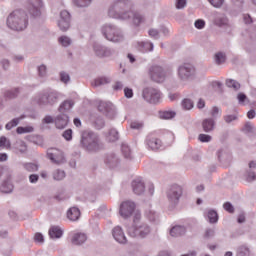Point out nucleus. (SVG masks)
Wrapping results in <instances>:
<instances>
[{
	"instance_id": "obj_1",
	"label": "nucleus",
	"mask_w": 256,
	"mask_h": 256,
	"mask_svg": "<svg viewBox=\"0 0 256 256\" xmlns=\"http://www.w3.org/2000/svg\"><path fill=\"white\" fill-rule=\"evenodd\" d=\"M127 5H129V0H113L108 7V17L119 21L130 19L134 25H141L145 21V16L141 12L125 11Z\"/></svg>"
},
{
	"instance_id": "obj_2",
	"label": "nucleus",
	"mask_w": 256,
	"mask_h": 256,
	"mask_svg": "<svg viewBox=\"0 0 256 256\" xmlns=\"http://www.w3.org/2000/svg\"><path fill=\"white\" fill-rule=\"evenodd\" d=\"M63 97V93L49 88L38 93L35 101L40 107H54V105H57Z\"/></svg>"
},
{
	"instance_id": "obj_3",
	"label": "nucleus",
	"mask_w": 256,
	"mask_h": 256,
	"mask_svg": "<svg viewBox=\"0 0 256 256\" xmlns=\"http://www.w3.org/2000/svg\"><path fill=\"white\" fill-rule=\"evenodd\" d=\"M27 25H29V19L23 10H15L7 18V26L13 31H24Z\"/></svg>"
},
{
	"instance_id": "obj_4",
	"label": "nucleus",
	"mask_w": 256,
	"mask_h": 256,
	"mask_svg": "<svg viewBox=\"0 0 256 256\" xmlns=\"http://www.w3.org/2000/svg\"><path fill=\"white\" fill-rule=\"evenodd\" d=\"M102 35L110 41L111 43H121L125 40V35H123V31L113 24H105L102 26Z\"/></svg>"
},
{
	"instance_id": "obj_5",
	"label": "nucleus",
	"mask_w": 256,
	"mask_h": 256,
	"mask_svg": "<svg viewBox=\"0 0 256 256\" xmlns=\"http://www.w3.org/2000/svg\"><path fill=\"white\" fill-rule=\"evenodd\" d=\"M127 235L132 239H146L151 235V226L145 222L132 224L127 227Z\"/></svg>"
},
{
	"instance_id": "obj_6",
	"label": "nucleus",
	"mask_w": 256,
	"mask_h": 256,
	"mask_svg": "<svg viewBox=\"0 0 256 256\" xmlns=\"http://www.w3.org/2000/svg\"><path fill=\"white\" fill-rule=\"evenodd\" d=\"M81 145L87 151H97L99 149V136L92 131H84L81 135Z\"/></svg>"
},
{
	"instance_id": "obj_7",
	"label": "nucleus",
	"mask_w": 256,
	"mask_h": 256,
	"mask_svg": "<svg viewBox=\"0 0 256 256\" xmlns=\"http://www.w3.org/2000/svg\"><path fill=\"white\" fill-rule=\"evenodd\" d=\"M142 97L146 103L156 105V103L161 101L162 94L161 91H159L157 88L147 87L143 89Z\"/></svg>"
},
{
	"instance_id": "obj_8",
	"label": "nucleus",
	"mask_w": 256,
	"mask_h": 256,
	"mask_svg": "<svg viewBox=\"0 0 256 256\" xmlns=\"http://www.w3.org/2000/svg\"><path fill=\"white\" fill-rule=\"evenodd\" d=\"M177 75L180 81H191L195 78V67L191 64H183L178 67Z\"/></svg>"
},
{
	"instance_id": "obj_9",
	"label": "nucleus",
	"mask_w": 256,
	"mask_h": 256,
	"mask_svg": "<svg viewBox=\"0 0 256 256\" xmlns=\"http://www.w3.org/2000/svg\"><path fill=\"white\" fill-rule=\"evenodd\" d=\"M182 195L183 188L177 184L172 185L167 192L168 201L173 205L179 203V199H181Z\"/></svg>"
},
{
	"instance_id": "obj_10",
	"label": "nucleus",
	"mask_w": 256,
	"mask_h": 256,
	"mask_svg": "<svg viewBox=\"0 0 256 256\" xmlns=\"http://www.w3.org/2000/svg\"><path fill=\"white\" fill-rule=\"evenodd\" d=\"M135 202L126 200L120 204L119 214L123 219H129L135 213Z\"/></svg>"
},
{
	"instance_id": "obj_11",
	"label": "nucleus",
	"mask_w": 256,
	"mask_h": 256,
	"mask_svg": "<svg viewBox=\"0 0 256 256\" xmlns=\"http://www.w3.org/2000/svg\"><path fill=\"white\" fill-rule=\"evenodd\" d=\"M43 9V0H30L28 5V12L31 15V17H41Z\"/></svg>"
},
{
	"instance_id": "obj_12",
	"label": "nucleus",
	"mask_w": 256,
	"mask_h": 256,
	"mask_svg": "<svg viewBox=\"0 0 256 256\" xmlns=\"http://www.w3.org/2000/svg\"><path fill=\"white\" fill-rule=\"evenodd\" d=\"M149 73L151 79L156 83H163V81H165V77H167L165 70H163V67L161 66H152Z\"/></svg>"
},
{
	"instance_id": "obj_13",
	"label": "nucleus",
	"mask_w": 256,
	"mask_h": 256,
	"mask_svg": "<svg viewBox=\"0 0 256 256\" xmlns=\"http://www.w3.org/2000/svg\"><path fill=\"white\" fill-rule=\"evenodd\" d=\"M58 27L60 31H68V29L71 27V14L67 10H62L60 12Z\"/></svg>"
},
{
	"instance_id": "obj_14",
	"label": "nucleus",
	"mask_w": 256,
	"mask_h": 256,
	"mask_svg": "<svg viewBox=\"0 0 256 256\" xmlns=\"http://www.w3.org/2000/svg\"><path fill=\"white\" fill-rule=\"evenodd\" d=\"M47 157L50 159V161H52V163H55L56 165H61V163L65 161L63 152L57 148L49 149L47 152Z\"/></svg>"
},
{
	"instance_id": "obj_15",
	"label": "nucleus",
	"mask_w": 256,
	"mask_h": 256,
	"mask_svg": "<svg viewBox=\"0 0 256 256\" xmlns=\"http://www.w3.org/2000/svg\"><path fill=\"white\" fill-rule=\"evenodd\" d=\"M112 237L120 245H126L127 243V236H125V231L121 226H116L112 229Z\"/></svg>"
},
{
	"instance_id": "obj_16",
	"label": "nucleus",
	"mask_w": 256,
	"mask_h": 256,
	"mask_svg": "<svg viewBox=\"0 0 256 256\" xmlns=\"http://www.w3.org/2000/svg\"><path fill=\"white\" fill-rule=\"evenodd\" d=\"M99 111L105 113L108 117H113L115 114V105L109 101H100L98 105Z\"/></svg>"
},
{
	"instance_id": "obj_17",
	"label": "nucleus",
	"mask_w": 256,
	"mask_h": 256,
	"mask_svg": "<svg viewBox=\"0 0 256 256\" xmlns=\"http://www.w3.org/2000/svg\"><path fill=\"white\" fill-rule=\"evenodd\" d=\"M93 52L96 55V57H100V58L111 56V49L97 42L93 44Z\"/></svg>"
},
{
	"instance_id": "obj_18",
	"label": "nucleus",
	"mask_w": 256,
	"mask_h": 256,
	"mask_svg": "<svg viewBox=\"0 0 256 256\" xmlns=\"http://www.w3.org/2000/svg\"><path fill=\"white\" fill-rule=\"evenodd\" d=\"M132 191L135 195H143L145 193V182H143V178L137 177L132 181Z\"/></svg>"
},
{
	"instance_id": "obj_19",
	"label": "nucleus",
	"mask_w": 256,
	"mask_h": 256,
	"mask_svg": "<svg viewBox=\"0 0 256 256\" xmlns=\"http://www.w3.org/2000/svg\"><path fill=\"white\" fill-rule=\"evenodd\" d=\"M56 129H65L69 125V115L60 113L54 118Z\"/></svg>"
},
{
	"instance_id": "obj_20",
	"label": "nucleus",
	"mask_w": 256,
	"mask_h": 256,
	"mask_svg": "<svg viewBox=\"0 0 256 256\" xmlns=\"http://www.w3.org/2000/svg\"><path fill=\"white\" fill-rule=\"evenodd\" d=\"M75 107V100L69 98L60 103L58 106V113L67 114Z\"/></svg>"
},
{
	"instance_id": "obj_21",
	"label": "nucleus",
	"mask_w": 256,
	"mask_h": 256,
	"mask_svg": "<svg viewBox=\"0 0 256 256\" xmlns=\"http://www.w3.org/2000/svg\"><path fill=\"white\" fill-rule=\"evenodd\" d=\"M146 145L148 149H151L152 151H157L158 149H161V145H163V142L157 137L148 136L146 138Z\"/></svg>"
},
{
	"instance_id": "obj_22",
	"label": "nucleus",
	"mask_w": 256,
	"mask_h": 256,
	"mask_svg": "<svg viewBox=\"0 0 256 256\" xmlns=\"http://www.w3.org/2000/svg\"><path fill=\"white\" fill-rule=\"evenodd\" d=\"M217 123L215 122V119L213 118H205L202 121V129L204 133H213L215 131V126Z\"/></svg>"
},
{
	"instance_id": "obj_23",
	"label": "nucleus",
	"mask_w": 256,
	"mask_h": 256,
	"mask_svg": "<svg viewBox=\"0 0 256 256\" xmlns=\"http://www.w3.org/2000/svg\"><path fill=\"white\" fill-rule=\"evenodd\" d=\"M145 217L148 219V221H150V223H159L160 221L159 214L152 208L145 211Z\"/></svg>"
},
{
	"instance_id": "obj_24",
	"label": "nucleus",
	"mask_w": 256,
	"mask_h": 256,
	"mask_svg": "<svg viewBox=\"0 0 256 256\" xmlns=\"http://www.w3.org/2000/svg\"><path fill=\"white\" fill-rule=\"evenodd\" d=\"M87 241V234L83 232H76L72 236L73 245H83Z\"/></svg>"
},
{
	"instance_id": "obj_25",
	"label": "nucleus",
	"mask_w": 256,
	"mask_h": 256,
	"mask_svg": "<svg viewBox=\"0 0 256 256\" xmlns=\"http://www.w3.org/2000/svg\"><path fill=\"white\" fill-rule=\"evenodd\" d=\"M185 233H187L185 226L177 225L170 229L171 237H181V235H185Z\"/></svg>"
},
{
	"instance_id": "obj_26",
	"label": "nucleus",
	"mask_w": 256,
	"mask_h": 256,
	"mask_svg": "<svg viewBox=\"0 0 256 256\" xmlns=\"http://www.w3.org/2000/svg\"><path fill=\"white\" fill-rule=\"evenodd\" d=\"M67 217L69 221H78L81 217V211L77 207H72L67 211Z\"/></svg>"
},
{
	"instance_id": "obj_27",
	"label": "nucleus",
	"mask_w": 256,
	"mask_h": 256,
	"mask_svg": "<svg viewBox=\"0 0 256 256\" xmlns=\"http://www.w3.org/2000/svg\"><path fill=\"white\" fill-rule=\"evenodd\" d=\"M50 239H61L63 237V230L59 226H52L49 229Z\"/></svg>"
},
{
	"instance_id": "obj_28",
	"label": "nucleus",
	"mask_w": 256,
	"mask_h": 256,
	"mask_svg": "<svg viewBox=\"0 0 256 256\" xmlns=\"http://www.w3.org/2000/svg\"><path fill=\"white\" fill-rule=\"evenodd\" d=\"M106 163L111 167L112 169H115V167H119L121 164V160L119 159V156L115 154H111L108 156Z\"/></svg>"
},
{
	"instance_id": "obj_29",
	"label": "nucleus",
	"mask_w": 256,
	"mask_h": 256,
	"mask_svg": "<svg viewBox=\"0 0 256 256\" xmlns=\"http://www.w3.org/2000/svg\"><path fill=\"white\" fill-rule=\"evenodd\" d=\"M139 51L142 53H149V51H153V43L146 41V42H139L138 43Z\"/></svg>"
},
{
	"instance_id": "obj_30",
	"label": "nucleus",
	"mask_w": 256,
	"mask_h": 256,
	"mask_svg": "<svg viewBox=\"0 0 256 256\" xmlns=\"http://www.w3.org/2000/svg\"><path fill=\"white\" fill-rule=\"evenodd\" d=\"M177 113L173 110H162L159 112V117L164 120L174 119Z\"/></svg>"
},
{
	"instance_id": "obj_31",
	"label": "nucleus",
	"mask_w": 256,
	"mask_h": 256,
	"mask_svg": "<svg viewBox=\"0 0 256 256\" xmlns=\"http://www.w3.org/2000/svg\"><path fill=\"white\" fill-rule=\"evenodd\" d=\"M108 83H111V77L102 76L99 78H96L94 80V87H101V85H108Z\"/></svg>"
},
{
	"instance_id": "obj_32",
	"label": "nucleus",
	"mask_w": 256,
	"mask_h": 256,
	"mask_svg": "<svg viewBox=\"0 0 256 256\" xmlns=\"http://www.w3.org/2000/svg\"><path fill=\"white\" fill-rule=\"evenodd\" d=\"M206 219L210 223H217V221H219V215L215 210H208L206 213Z\"/></svg>"
},
{
	"instance_id": "obj_33",
	"label": "nucleus",
	"mask_w": 256,
	"mask_h": 256,
	"mask_svg": "<svg viewBox=\"0 0 256 256\" xmlns=\"http://www.w3.org/2000/svg\"><path fill=\"white\" fill-rule=\"evenodd\" d=\"M14 149L19 153H26L27 152V144L23 140H17L14 143Z\"/></svg>"
},
{
	"instance_id": "obj_34",
	"label": "nucleus",
	"mask_w": 256,
	"mask_h": 256,
	"mask_svg": "<svg viewBox=\"0 0 256 256\" xmlns=\"http://www.w3.org/2000/svg\"><path fill=\"white\" fill-rule=\"evenodd\" d=\"M121 151L125 159H133V152L131 148L126 143H123L121 146Z\"/></svg>"
},
{
	"instance_id": "obj_35",
	"label": "nucleus",
	"mask_w": 256,
	"mask_h": 256,
	"mask_svg": "<svg viewBox=\"0 0 256 256\" xmlns=\"http://www.w3.org/2000/svg\"><path fill=\"white\" fill-rule=\"evenodd\" d=\"M214 61H215L216 65H223V63H225V61H227V55H225L224 52H217L214 55Z\"/></svg>"
},
{
	"instance_id": "obj_36",
	"label": "nucleus",
	"mask_w": 256,
	"mask_h": 256,
	"mask_svg": "<svg viewBox=\"0 0 256 256\" xmlns=\"http://www.w3.org/2000/svg\"><path fill=\"white\" fill-rule=\"evenodd\" d=\"M0 191L2 193H11L13 191V184L11 183V181H4L0 187Z\"/></svg>"
},
{
	"instance_id": "obj_37",
	"label": "nucleus",
	"mask_w": 256,
	"mask_h": 256,
	"mask_svg": "<svg viewBox=\"0 0 256 256\" xmlns=\"http://www.w3.org/2000/svg\"><path fill=\"white\" fill-rule=\"evenodd\" d=\"M214 22L218 27H225V25H228L229 20L225 17V15H218Z\"/></svg>"
},
{
	"instance_id": "obj_38",
	"label": "nucleus",
	"mask_w": 256,
	"mask_h": 256,
	"mask_svg": "<svg viewBox=\"0 0 256 256\" xmlns=\"http://www.w3.org/2000/svg\"><path fill=\"white\" fill-rule=\"evenodd\" d=\"M23 116L19 117V118H14L12 119L10 122H8L5 125V129L7 131H11V129H13L14 127H17V125H19V123L22 121Z\"/></svg>"
},
{
	"instance_id": "obj_39",
	"label": "nucleus",
	"mask_w": 256,
	"mask_h": 256,
	"mask_svg": "<svg viewBox=\"0 0 256 256\" xmlns=\"http://www.w3.org/2000/svg\"><path fill=\"white\" fill-rule=\"evenodd\" d=\"M226 86L229 87V89H233V91H239V89H241V84L233 79H227Z\"/></svg>"
},
{
	"instance_id": "obj_40",
	"label": "nucleus",
	"mask_w": 256,
	"mask_h": 256,
	"mask_svg": "<svg viewBox=\"0 0 256 256\" xmlns=\"http://www.w3.org/2000/svg\"><path fill=\"white\" fill-rule=\"evenodd\" d=\"M107 139L111 143H115V141L119 140V132L116 129H111L108 133Z\"/></svg>"
},
{
	"instance_id": "obj_41",
	"label": "nucleus",
	"mask_w": 256,
	"mask_h": 256,
	"mask_svg": "<svg viewBox=\"0 0 256 256\" xmlns=\"http://www.w3.org/2000/svg\"><path fill=\"white\" fill-rule=\"evenodd\" d=\"M33 131H35V128H33V126H19L16 129V133H18V135H23L25 133H33Z\"/></svg>"
},
{
	"instance_id": "obj_42",
	"label": "nucleus",
	"mask_w": 256,
	"mask_h": 256,
	"mask_svg": "<svg viewBox=\"0 0 256 256\" xmlns=\"http://www.w3.org/2000/svg\"><path fill=\"white\" fill-rule=\"evenodd\" d=\"M58 42L60 43V45L62 47H69L73 43V40H71V38H69V36H60L58 38Z\"/></svg>"
},
{
	"instance_id": "obj_43",
	"label": "nucleus",
	"mask_w": 256,
	"mask_h": 256,
	"mask_svg": "<svg viewBox=\"0 0 256 256\" xmlns=\"http://www.w3.org/2000/svg\"><path fill=\"white\" fill-rule=\"evenodd\" d=\"M236 256H251V250L247 246H240L237 249Z\"/></svg>"
},
{
	"instance_id": "obj_44",
	"label": "nucleus",
	"mask_w": 256,
	"mask_h": 256,
	"mask_svg": "<svg viewBox=\"0 0 256 256\" xmlns=\"http://www.w3.org/2000/svg\"><path fill=\"white\" fill-rule=\"evenodd\" d=\"M64 177H65V171L61 169H57L53 172V179L55 181H63Z\"/></svg>"
},
{
	"instance_id": "obj_45",
	"label": "nucleus",
	"mask_w": 256,
	"mask_h": 256,
	"mask_svg": "<svg viewBox=\"0 0 256 256\" xmlns=\"http://www.w3.org/2000/svg\"><path fill=\"white\" fill-rule=\"evenodd\" d=\"M221 108L217 107V106H214L211 108L210 110V115L212 117V119H218V117H221Z\"/></svg>"
},
{
	"instance_id": "obj_46",
	"label": "nucleus",
	"mask_w": 256,
	"mask_h": 256,
	"mask_svg": "<svg viewBox=\"0 0 256 256\" xmlns=\"http://www.w3.org/2000/svg\"><path fill=\"white\" fill-rule=\"evenodd\" d=\"M93 3V0H74L76 7H89Z\"/></svg>"
},
{
	"instance_id": "obj_47",
	"label": "nucleus",
	"mask_w": 256,
	"mask_h": 256,
	"mask_svg": "<svg viewBox=\"0 0 256 256\" xmlns=\"http://www.w3.org/2000/svg\"><path fill=\"white\" fill-rule=\"evenodd\" d=\"M212 139L213 137L209 134H200L198 136V141H200V143H211Z\"/></svg>"
},
{
	"instance_id": "obj_48",
	"label": "nucleus",
	"mask_w": 256,
	"mask_h": 256,
	"mask_svg": "<svg viewBox=\"0 0 256 256\" xmlns=\"http://www.w3.org/2000/svg\"><path fill=\"white\" fill-rule=\"evenodd\" d=\"M60 81L61 83H65V85H67V83L71 81V76H69V73L62 71L60 72Z\"/></svg>"
},
{
	"instance_id": "obj_49",
	"label": "nucleus",
	"mask_w": 256,
	"mask_h": 256,
	"mask_svg": "<svg viewBox=\"0 0 256 256\" xmlns=\"http://www.w3.org/2000/svg\"><path fill=\"white\" fill-rule=\"evenodd\" d=\"M0 147H5L6 149H11V141H9V139H7V137H5V136H1Z\"/></svg>"
},
{
	"instance_id": "obj_50",
	"label": "nucleus",
	"mask_w": 256,
	"mask_h": 256,
	"mask_svg": "<svg viewBox=\"0 0 256 256\" xmlns=\"http://www.w3.org/2000/svg\"><path fill=\"white\" fill-rule=\"evenodd\" d=\"M182 107L183 109H185L186 111H189L191 109H193V101H191V99H184L182 101Z\"/></svg>"
},
{
	"instance_id": "obj_51",
	"label": "nucleus",
	"mask_w": 256,
	"mask_h": 256,
	"mask_svg": "<svg viewBox=\"0 0 256 256\" xmlns=\"http://www.w3.org/2000/svg\"><path fill=\"white\" fill-rule=\"evenodd\" d=\"M38 75L41 77V79H45V77H47V66L44 64L40 65L38 67Z\"/></svg>"
},
{
	"instance_id": "obj_52",
	"label": "nucleus",
	"mask_w": 256,
	"mask_h": 256,
	"mask_svg": "<svg viewBox=\"0 0 256 256\" xmlns=\"http://www.w3.org/2000/svg\"><path fill=\"white\" fill-rule=\"evenodd\" d=\"M24 169H26V171L34 172L39 170V166L35 163H26L24 164Z\"/></svg>"
},
{
	"instance_id": "obj_53",
	"label": "nucleus",
	"mask_w": 256,
	"mask_h": 256,
	"mask_svg": "<svg viewBox=\"0 0 256 256\" xmlns=\"http://www.w3.org/2000/svg\"><path fill=\"white\" fill-rule=\"evenodd\" d=\"M62 137H64L65 141H72L73 139V130L67 129L63 132Z\"/></svg>"
},
{
	"instance_id": "obj_54",
	"label": "nucleus",
	"mask_w": 256,
	"mask_h": 256,
	"mask_svg": "<svg viewBox=\"0 0 256 256\" xmlns=\"http://www.w3.org/2000/svg\"><path fill=\"white\" fill-rule=\"evenodd\" d=\"M141 222V212L134 210L133 223L132 225H138Z\"/></svg>"
},
{
	"instance_id": "obj_55",
	"label": "nucleus",
	"mask_w": 256,
	"mask_h": 256,
	"mask_svg": "<svg viewBox=\"0 0 256 256\" xmlns=\"http://www.w3.org/2000/svg\"><path fill=\"white\" fill-rule=\"evenodd\" d=\"M194 27L196 29H205V20L203 19H198L194 22Z\"/></svg>"
},
{
	"instance_id": "obj_56",
	"label": "nucleus",
	"mask_w": 256,
	"mask_h": 256,
	"mask_svg": "<svg viewBox=\"0 0 256 256\" xmlns=\"http://www.w3.org/2000/svg\"><path fill=\"white\" fill-rule=\"evenodd\" d=\"M237 99L240 105H245V103H247L248 101L247 95H245L244 93H239Z\"/></svg>"
},
{
	"instance_id": "obj_57",
	"label": "nucleus",
	"mask_w": 256,
	"mask_h": 256,
	"mask_svg": "<svg viewBox=\"0 0 256 256\" xmlns=\"http://www.w3.org/2000/svg\"><path fill=\"white\" fill-rule=\"evenodd\" d=\"M208 1L216 9H219L220 7H222L224 3V0H208Z\"/></svg>"
},
{
	"instance_id": "obj_58",
	"label": "nucleus",
	"mask_w": 256,
	"mask_h": 256,
	"mask_svg": "<svg viewBox=\"0 0 256 256\" xmlns=\"http://www.w3.org/2000/svg\"><path fill=\"white\" fill-rule=\"evenodd\" d=\"M224 121L225 123H233V121H237V115L231 114V115H226L224 116Z\"/></svg>"
},
{
	"instance_id": "obj_59",
	"label": "nucleus",
	"mask_w": 256,
	"mask_h": 256,
	"mask_svg": "<svg viewBox=\"0 0 256 256\" xmlns=\"http://www.w3.org/2000/svg\"><path fill=\"white\" fill-rule=\"evenodd\" d=\"M124 97L126 99H133V89L129 87L124 88Z\"/></svg>"
},
{
	"instance_id": "obj_60",
	"label": "nucleus",
	"mask_w": 256,
	"mask_h": 256,
	"mask_svg": "<svg viewBox=\"0 0 256 256\" xmlns=\"http://www.w3.org/2000/svg\"><path fill=\"white\" fill-rule=\"evenodd\" d=\"M206 239H211V237H215V228H207L205 231Z\"/></svg>"
},
{
	"instance_id": "obj_61",
	"label": "nucleus",
	"mask_w": 256,
	"mask_h": 256,
	"mask_svg": "<svg viewBox=\"0 0 256 256\" xmlns=\"http://www.w3.org/2000/svg\"><path fill=\"white\" fill-rule=\"evenodd\" d=\"M187 7V0H177L176 9H185Z\"/></svg>"
},
{
	"instance_id": "obj_62",
	"label": "nucleus",
	"mask_w": 256,
	"mask_h": 256,
	"mask_svg": "<svg viewBox=\"0 0 256 256\" xmlns=\"http://www.w3.org/2000/svg\"><path fill=\"white\" fill-rule=\"evenodd\" d=\"M123 87H124L123 82H121V81H116V82L114 83V85L112 86V89H113L114 91H122V90H123Z\"/></svg>"
},
{
	"instance_id": "obj_63",
	"label": "nucleus",
	"mask_w": 256,
	"mask_h": 256,
	"mask_svg": "<svg viewBox=\"0 0 256 256\" xmlns=\"http://www.w3.org/2000/svg\"><path fill=\"white\" fill-rule=\"evenodd\" d=\"M42 123H45L46 125H49L51 123H55V118H53V116H51V115H46L43 118Z\"/></svg>"
},
{
	"instance_id": "obj_64",
	"label": "nucleus",
	"mask_w": 256,
	"mask_h": 256,
	"mask_svg": "<svg viewBox=\"0 0 256 256\" xmlns=\"http://www.w3.org/2000/svg\"><path fill=\"white\" fill-rule=\"evenodd\" d=\"M253 124L251 122H247L245 125H244V128H243V131H245V133H253Z\"/></svg>"
}]
</instances>
